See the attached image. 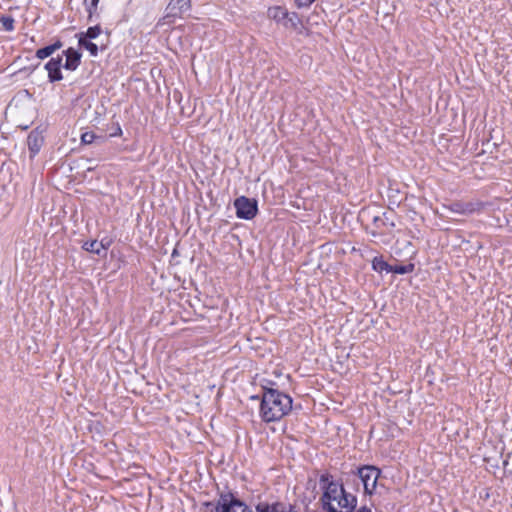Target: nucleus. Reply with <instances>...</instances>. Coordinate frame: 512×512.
Returning a JSON list of instances; mask_svg holds the SVG:
<instances>
[{"label": "nucleus", "mask_w": 512, "mask_h": 512, "mask_svg": "<svg viewBox=\"0 0 512 512\" xmlns=\"http://www.w3.org/2000/svg\"><path fill=\"white\" fill-rule=\"evenodd\" d=\"M380 475L381 470L372 465H365L357 469V476L363 483L365 494L372 495L374 493Z\"/></svg>", "instance_id": "4"}, {"label": "nucleus", "mask_w": 512, "mask_h": 512, "mask_svg": "<svg viewBox=\"0 0 512 512\" xmlns=\"http://www.w3.org/2000/svg\"><path fill=\"white\" fill-rule=\"evenodd\" d=\"M356 512H372L370 508L364 506L358 509Z\"/></svg>", "instance_id": "27"}, {"label": "nucleus", "mask_w": 512, "mask_h": 512, "mask_svg": "<svg viewBox=\"0 0 512 512\" xmlns=\"http://www.w3.org/2000/svg\"><path fill=\"white\" fill-rule=\"evenodd\" d=\"M292 409V398L273 388H264L260 416L264 422H275L282 419Z\"/></svg>", "instance_id": "1"}, {"label": "nucleus", "mask_w": 512, "mask_h": 512, "mask_svg": "<svg viewBox=\"0 0 512 512\" xmlns=\"http://www.w3.org/2000/svg\"><path fill=\"white\" fill-rule=\"evenodd\" d=\"M483 208V203L479 201H469V202H463V201H456L451 203L448 206V209L451 212L461 214V215H470L475 212H480Z\"/></svg>", "instance_id": "7"}, {"label": "nucleus", "mask_w": 512, "mask_h": 512, "mask_svg": "<svg viewBox=\"0 0 512 512\" xmlns=\"http://www.w3.org/2000/svg\"><path fill=\"white\" fill-rule=\"evenodd\" d=\"M413 270H414V264L410 263L407 265H395V266L391 265L390 272L403 275V274L411 273Z\"/></svg>", "instance_id": "18"}, {"label": "nucleus", "mask_w": 512, "mask_h": 512, "mask_svg": "<svg viewBox=\"0 0 512 512\" xmlns=\"http://www.w3.org/2000/svg\"><path fill=\"white\" fill-rule=\"evenodd\" d=\"M50 46L53 49V51L56 52L57 50H59L63 46V43L58 40L55 43L51 44Z\"/></svg>", "instance_id": "26"}, {"label": "nucleus", "mask_w": 512, "mask_h": 512, "mask_svg": "<svg viewBox=\"0 0 512 512\" xmlns=\"http://www.w3.org/2000/svg\"><path fill=\"white\" fill-rule=\"evenodd\" d=\"M315 0H295L299 8L309 7Z\"/></svg>", "instance_id": "25"}, {"label": "nucleus", "mask_w": 512, "mask_h": 512, "mask_svg": "<svg viewBox=\"0 0 512 512\" xmlns=\"http://www.w3.org/2000/svg\"><path fill=\"white\" fill-rule=\"evenodd\" d=\"M268 16L283 26L288 27V21H286L288 11L285 8L280 6L271 7L268 10Z\"/></svg>", "instance_id": "12"}, {"label": "nucleus", "mask_w": 512, "mask_h": 512, "mask_svg": "<svg viewBox=\"0 0 512 512\" xmlns=\"http://www.w3.org/2000/svg\"><path fill=\"white\" fill-rule=\"evenodd\" d=\"M122 133V129L120 127H118V133H116L115 135H120Z\"/></svg>", "instance_id": "28"}, {"label": "nucleus", "mask_w": 512, "mask_h": 512, "mask_svg": "<svg viewBox=\"0 0 512 512\" xmlns=\"http://www.w3.org/2000/svg\"><path fill=\"white\" fill-rule=\"evenodd\" d=\"M331 478H332V476L328 473L322 474L320 476L319 482H320L321 487L324 489V491H327V487H329L330 484H337Z\"/></svg>", "instance_id": "22"}, {"label": "nucleus", "mask_w": 512, "mask_h": 512, "mask_svg": "<svg viewBox=\"0 0 512 512\" xmlns=\"http://www.w3.org/2000/svg\"><path fill=\"white\" fill-rule=\"evenodd\" d=\"M286 21H288V27L287 28H296L299 23V18L296 13H289L288 17L286 18Z\"/></svg>", "instance_id": "23"}, {"label": "nucleus", "mask_w": 512, "mask_h": 512, "mask_svg": "<svg viewBox=\"0 0 512 512\" xmlns=\"http://www.w3.org/2000/svg\"><path fill=\"white\" fill-rule=\"evenodd\" d=\"M0 22L6 31H12L14 29V18L11 16L3 15L0 17Z\"/></svg>", "instance_id": "20"}, {"label": "nucleus", "mask_w": 512, "mask_h": 512, "mask_svg": "<svg viewBox=\"0 0 512 512\" xmlns=\"http://www.w3.org/2000/svg\"><path fill=\"white\" fill-rule=\"evenodd\" d=\"M321 502L328 512H352L357 505L356 496L346 492L342 484H330Z\"/></svg>", "instance_id": "2"}, {"label": "nucleus", "mask_w": 512, "mask_h": 512, "mask_svg": "<svg viewBox=\"0 0 512 512\" xmlns=\"http://www.w3.org/2000/svg\"><path fill=\"white\" fill-rule=\"evenodd\" d=\"M372 268L378 273H382L383 271L389 273L391 271V265L388 264L382 257H374L372 260Z\"/></svg>", "instance_id": "16"}, {"label": "nucleus", "mask_w": 512, "mask_h": 512, "mask_svg": "<svg viewBox=\"0 0 512 512\" xmlns=\"http://www.w3.org/2000/svg\"><path fill=\"white\" fill-rule=\"evenodd\" d=\"M77 36H78L79 46L88 50L91 56H97L98 45L96 43L92 42L91 39L86 38L83 35V33H79Z\"/></svg>", "instance_id": "13"}, {"label": "nucleus", "mask_w": 512, "mask_h": 512, "mask_svg": "<svg viewBox=\"0 0 512 512\" xmlns=\"http://www.w3.org/2000/svg\"><path fill=\"white\" fill-rule=\"evenodd\" d=\"M101 27L99 25H95L92 27H89L86 32H82L83 35L88 39H96L100 33H101Z\"/></svg>", "instance_id": "19"}, {"label": "nucleus", "mask_w": 512, "mask_h": 512, "mask_svg": "<svg viewBox=\"0 0 512 512\" xmlns=\"http://www.w3.org/2000/svg\"><path fill=\"white\" fill-rule=\"evenodd\" d=\"M191 8V0H170L166 7V14L159 20L158 25L171 23L172 19L182 17Z\"/></svg>", "instance_id": "6"}, {"label": "nucleus", "mask_w": 512, "mask_h": 512, "mask_svg": "<svg viewBox=\"0 0 512 512\" xmlns=\"http://www.w3.org/2000/svg\"><path fill=\"white\" fill-rule=\"evenodd\" d=\"M102 242V245H106L107 247L109 246V241H107L106 243L104 242V240L101 241Z\"/></svg>", "instance_id": "29"}, {"label": "nucleus", "mask_w": 512, "mask_h": 512, "mask_svg": "<svg viewBox=\"0 0 512 512\" xmlns=\"http://www.w3.org/2000/svg\"><path fill=\"white\" fill-rule=\"evenodd\" d=\"M63 55L66 57L65 63L63 64V67L66 70L74 71L78 68L81 61V53L70 47L63 51Z\"/></svg>", "instance_id": "10"}, {"label": "nucleus", "mask_w": 512, "mask_h": 512, "mask_svg": "<svg viewBox=\"0 0 512 512\" xmlns=\"http://www.w3.org/2000/svg\"><path fill=\"white\" fill-rule=\"evenodd\" d=\"M99 0H84L86 11L88 13V20L91 22L94 14L97 12Z\"/></svg>", "instance_id": "17"}, {"label": "nucleus", "mask_w": 512, "mask_h": 512, "mask_svg": "<svg viewBox=\"0 0 512 512\" xmlns=\"http://www.w3.org/2000/svg\"><path fill=\"white\" fill-rule=\"evenodd\" d=\"M95 139V135L93 132H85L81 136V141L84 144H91Z\"/></svg>", "instance_id": "24"}, {"label": "nucleus", "mask_w": 512, "mask_h": 512, "mask_svg": "<svg viewBox=\"0 0 512 512\" xmlns=\"http://www.w3.org/2000/svg\"><path fill=\"white\" fill-rule=\"evenodd\" d=\"M372 222L377 230H380L385 226H395L394 221L389 218L386 212H383L382 215H373Z\"/></svg>", "instance_id": "14"}, {"label": "nucleus", "mask_w": 512, "mask_h": 512, "mask_svg": "<svg viewBox=\"0 0 512 512\" xmlns=\"http://www.w3.org/2000/svg\"><path fill=\"white\" fill-rule=\"evenodd\" d=\"M236 215L240 219L251 220L258 212V202L254 198L240 196L234 200Z\"/></svg>", "instance_id": "5"}, {"label": "nucleus", "mask_w": 512, "mask_h": 512, "mask_svg": "<svg viewBox=\"0 0 512 512\" xmlns=\"http://www.w3.org/2000/svg\"><path fill=\"white\" fill-rule=\"evenodd\" d=\"M54 53L50 45L40 48L36 51V57L38 59H45Z\"/></svg>", "instance_id": "21"}, {"label": "nucleus", "mask_w": 512, "mask_h": 512, "mask_svg": "<svg viewBox=\"0 0 512 512\" xmlns=\"http://www.w3.org/2000/svg\"><path fill=\"white\" fill-rule=\"evenodd\" d=\"M62 64V56L58 55L55 58H51L44 66L45 70L48 72V79L51 83L61 81L63 79V75L61 72Z\"/></svg>", "instance_id": "8"}, {"label": "nucleus", "mask_w": 512, "mask_h": 512, "mask_svg": "<svg viewBox=\"0 0 512 512\" xmlns=\"http://www.w3.org/2000/svg\"><path fill=\"white\" fill-rule=\"evenodd\" d=\"M207 512H257L250 509L243 501L232 493H221L217 503L205 502Z\"/></svg>", "instance_id": "3"}, {"label": "nucleus", "mask_w": 512, "mask_h": 512, "mask_svg": "<svg viewBox=\"0 0 512 512\" xmlns=\"http://www.w3.org/2000/svg\"><path fill=\"white\" fill-rule=\"evenodd\" d=\"M43 143L44 137L41 131L35 129L29 133L27 137V144L32 156H35L40 151Z\"/></svg>", "instance_id": "11"}, {"label": "nucleus", "mask_w": 512, "mask_h": 512, "mask_svg": "<svg viewBox=\"0 0 512 512\" xmlns=\"http://www.w3.org/2000/svg\"><path fill=\"white\" fill-rule=\"evenodd\" d=\"M83 249L88 252H91V253H94L97 255H101V253L103 251L107 250V246L102 245V242H99L97 240H92V241L85 242L83 245Z\"/></svg>", "instance_id": "15"}, {"label": "nucleus", "mask_w": 512, "mask_h": 512, "mask_svg": "<svg viewBox=\"0 0 512 512\" xmlns=\"http://www.w3.org/2000/svg\"><path fill=\"white\" fill-rule=\"evenodd\" d=\"M257 512H298L292 505H285L281 502H259L256 505Z\"/></svg>", "instance_id": "9"}]
</instances>
